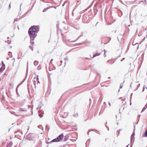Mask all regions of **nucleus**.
I'll return each mask as SVG.
<instances>
[{"instance_id": "f257e3e1", "label": "nucleus", "mask_w": 147, "mask_h": 147, "mask_svg": "<svg viewBox=\"0 0 147 147\" xmlns=\"http://www.w3.org/2000/svg\"><path fill=\"white\" fill-rule=\"evenodd\" d=\"M39 30V26H33L30 27L28 30V33L31 40H34Z\"/></svg>"}, {"instance_id": "f03ea898", "label": "nucleus", "mask_w": 147, "mask_h": 147, "mask_svg": "<svg viewBox=\"0 0 147 147\" xmlns=\"http://www.w3.org/2000/svg\"><path fill=\"white\" fill-rule=\"evenodd\" d=\"M39 138V136L37 134L32 133H29L26 137V139L29 141H32L33 143H35L36 140Z\"/></svg>"}, {"instance_id": "7ed1b4c3", "label": "nucleus", "mask_w": 147, "mask_h": 147, "mask_svg": "<svg viewBox=\"0 0 147 147\" xmlns=\"http://www.w3.org/2000/svg\"><path fill=\"white\" fill-rule=\"evenodd\" d=\"M63 134L62 133L58 136L57 138L58 141L59 142L63 139Z\"/></svg>"}, {"instance_id": "20e7f679", "label": "nucleus", "mask_w": 147, "mask_h": 147, "mask_svg": "<svg viewBox=\"0 0 147 147\" xmlns=\"http://www.w3.org/2000/svg\"><path fill=\"white\" fill-rule=\"evenodd\" d=\"M101 54V53L100 52H99L98 51H97L95 53H94L93 54V57H92V58H93L96 56H99Z\"/></svg>"}, {"instance_id": "39448f33", "label": "nucleus", "mask_w": 147, "mask_h": 147, "mask_svg": "<svg viewBox=\"0 0 147 147\" xmlns=\"http://www.w3.org/2000/svg\"><path fill=\"white\" fill-rule=\"evenodd\" d=\"M5 64H3L0 68V73L2 72L5 69Z\"/></svg>"}, {"instance_id": "423d86ee", "label": "nucleus", "mask_w": 147, "mask_h": 147, "mask_svg": "<svg viewBox=\"0 0 147 147\" xmlns=\"http://www.w3.org/2000/svg\"><path fill=\"white\" fill-rule=\"evenodd\" d=\"M5 64H3L0 68V73L2 72L5 69Z\"/></svg>"}, {"instance_id": "0eeeda50", "label": "nucleus", "mask_w": 147, "mask_h": 147, "mask_svg": "<svg viewBox=\"0 0 147 147\" xmlns=\"http://www.w3.org/2000/svg\"><path fill=\"white\" fill-rule=\"evenodd\" d=\"M13 143L11 141H10L9 142L7 143L6 146V147H11Z\"/></svg>"}, {"instance_id": "6e6552de", "label": "nucleus", "mask_w": 147, "mask_h": 147, "mask_svg": "<svg viewBox=\"0 0 147 147\" xmlns=\"http://www.w3.org/2000/svg\"><path fill=\"white\" fill-rule=\"evenodd\" d=\"M69 138V136L68 134L66 135L63 138V141L65 142L67 141V140Z\"/></svg>"}, {"instance_id": "1a4fd4ad", "label": "nucleus", "mask_w": 147, "mask_h": 147, "mask_svg": "<svg viewBox=\"0 0 147 147\" xmlns=\"http://www.w3.org/2000/svg\"><path fill=\"white\" fill-rule=\"evenodd\" d=\"M59 142L57 140V138H55L52 140H51V142H50V143H52L53 142Z\"/></svg>"}, {"instance_id": "9d476101", "label": "nucleus", "mask_w": 147, "mask_h": 147, "mask_svg": "<svg viewBox=\"0 0 147 147\" xmlns=\"http://www.w3.org/2000/svg\"><path fill=\"white\" fill-rule=\"evenodd\" d=\"M53 7V6H50L47 7V8H45L43 10L42 12H46L48 9H49L50 8H52Z\"/></svg>"}, {"instance_id": "9b49d317", "label": "nucleus", "mask_w": 147, "mask_h": 147, "mask_svg": "<svg viewBox=\"0 0 147 147\" xmlns=\"http://www.w3.org/2000/svg\"><path fill=\"white\" fill-rule=\"evenodd\" d=\"M134 139H135V137L134 136H131V137H130L131 143L132 142L133 140V142H134Z\"/></svg>"}, {"instance_id": "f8f14e48", "label": "nucleus", "mask_w": 147, "mask_h": 147, "mask_svg": "<svg viewBox=\"0 0 147 147\" xmlns=\"http://www.w3.org/2000/svg\"><path fill=\"white\" fill-rule=\"evenodd\" d=\"M147 108V103L145 105V106L142 109V111H141V113L143 112Z\"/></svg>"}, {"instance_id": "ddd939ff", "label": "nucleus", "mask_w": 147, "mask_h": 147, "mask_svg": "<svg viewBox=\"0 0 147 147\" xmlns=\"http://www.w3.org/2000/svg\"><path fill=\"white\" fill-rule=\"evenodd\" d=\"M28 61L27 62V69H26V76H27V74H28Z\"/></svg>"}, {"instance_id": "4468645a", "label": "nucleus", "mask_w": 147, "mask_h": 147, "mask_svg": "<svg viewBox=\"0 0 147 147\" xmlns=\"http://www.w3.org/2000/svg\"><path fill=\"white\" fill-rule=\"evenodd\" d=\"M36 78V81H37V84H38V83H40V82L39 81V78H38V76L37 75L36 77H35L34 79H35Z\"/></svg>"}, {"instance_id": "2eb2a0df", "label": "nucleus", "mask_w": 147, "mask_h": 147, "mask_svg": "<svg viewBox=\"0 0 147 147\" xmlns=\"http://www.w3.org/2000/svg\"><path fill=\"white\" fill-rule=\"evenodd\" d=\"M19 110L20 111H23V112H25V111H26V110L25 109H23L21 108H20L19 109Z\"/></svg>"}, {"instance_id": "dca6fc26", "label": "nucleus", "mask_w": 147, "mask_h": 147, "mask_svg": "<svg viewBox=\"0 0 147 147\" xmlns=\"http://www.w3.org/2000/svg\"><path fill=\"white\" fill-rule=\"evenodd\" d=\"M132 45H137V49L138 50L139 49V45L138 44V43H135V44H134L133 43H132Z\"/></svg>"}, {"instance_id": "f3484780", "label": "nucleus", "mask_w": 147, "mask_h": 147, "mask_svg": "<svg viewBox=\"0 0 147 147\" xmlns=\"http://www.w3.org/2000/svg\"><path fill=\"white\" fill-rule=\"evenodd\" d=\"M144 1H140V2L139 3H140L141 2H143V3H144L145 5H146V0H143Z\"/></svg>"}, {"instance_id": "a211bd4d", "label": "nucleus", "mask_w": 147, "mask_h": 147, "mask_svg": "<svg viewBox=\"0 0 147 147\" xmlns=\"http://www.w3.org/2000/svg\"><path fill=\"white\" fill-rule=\"evenodd\" d=\"M38 63V62L37 61H35L34 63V65L35 66H36Z\"/></svg>"}, {"instance_id": "6ab92c4d", "label": "nucleus", "mask_w": 147, "mask_h": 147, "mask_svg": "<svg viewBox=\"0 0 147 147\" xmlns=\"http://www.w3.org/2000/svg\"><path fill=\"white\" fill-rule=\"evenodd\" d=\"M119 16L120 17L122 15V13L121 11H120L118 13Z\"/></svg>"}, {"instance_id": "aec40b11", "label": "nucleus", "mask_w": 147, "mask_h": 147, "mask_svg": "<svg viewBox=\"0 0 147 147\" xmlns=\"http://www.w3.org/2000/svg\"><path fill=\"white\" fill-rule=\"evenodd\" d=\"M46 129L48 131H49L50 128L47 125H46Z\"/></svg>"}, {"instance_id": "412c9836", "label": "nucleus", "mask_w": 147, "mask_h": 147, "mask_svg": "<svg viewBox=\"0 0 147 147\" xmlns=\"http://www.w3.org/2000/svg\"><path fill=\"white\" fill-rule=\"evenodd\" d=\"M124 81L123 82L121 83L120 84V88L121 89L122 88L123 86V83L124 82Z\"/></svg>"}, {"instance_id": "4be33fe9", "label": "nucleus", "mask_w": 147, "mask_h": 147, "mask_svg": "<svg viewBox=\"0 0 147 147\" xmlns=\"http://www.w3.org/2000/svg\"><path fill=\"white\" fill-rule=\"evenodd\" d=\"M8 55L9 56H10L11 57H12V53L9 51L8 52Z\"/></svg>"}, {"instance_id": "5701e85b", "label": "nucleus", "mask_w": 147, "mask_h": 147, "mask_svg": "<svg viewBox=\"0 0 147 147\" xmlns=\"http://www.w3.org/2000/svg\"><path fill=\"white\" fill-rule=\"evenodd\" d=\"M144 136L145 137H147V129L146 130L145 132L144 135Z\"/></svg>"}, {"instance_id": "b1692460", "label": "nucleus", "mask_w": 147, "mask_h": 147, "mask_svg": "<svg viewBox=\"0 0 147 147\" xmlns=\"http://www.w3.org/2000/svg\"><path fill=\"white\" fill-rule=\"evenodd\" d=\"M78 113H77L76 114H74L73 115V116L75 117H77L78 116Z\"/></svg>"}, {"instance_id": "393cba45", "label": "nucleus", "mask_w": 147, "mask_h": 147, "mask_svg": "<svg viewBox=\"0 0 147 147\" xmlns=\"http://www.w3.org/2000/svg\"><path fill=\"white\" fill-rule=\"evenodd\" d=\"M134 131L133 132L132 134L131 135V136H135V128L134 129Z\"/></svg>"}, {"instance_id": "a878e982", "label": "nucleus", "mask_w": 147, "mask_h": 147, "mask_svg": "<svg viewBox=\"0 0 147 147\" xmlns=\"http://www.w3.org/2000/svg\"><path fill=\"white\" fill-rule=\"evenodd\" d=\"M34 40H31L30 39V43L32 45H33L34 44V42L33 41Z\"/></svg>"}, {"instance_id": "bb28decb", "label": "nucleus", "mask_w": 147, "mask_h": 147, "mask_svg": "<svg viewBox=\"0 0 147 147\" xmlns=\"http://www.w3.org/2000/svg\"><path fill=\"white\" fill-rule=\"evenodd\" d=\"M56 27H57V29H58L59 27V23L57 24L56 25Z\"/></svg>"}, {"instance_id": "cd10ccee", "label": "nucleus", "mask_w": 147, "mask_h": 147, "mask_svg": "<svg viewBox=\"0 0 147 147\" xmlns=\"http://www.w3.org/2000/svg\"><path fill=\"white\" fill-rule=\"evenodd\" d=\"M145 37H144V39H143L140 42V44H141V43H142L143 42L144 40H145Z\"/></svg>"}, {"instance_id": "c85d7f7f", "label": "nucleus", "mask_w": 147, "mask_h": 147, "mask_svg": "<svg viewBox=\"0 0 147 147\" xmlns=\"http://www.w3.org/2000/svg\"><path fill=\"white\" fill-rule=\"evenodd\" d=\"M21 132V131H20V129H18V130L17 131H16L15 132L14 134H16L18 132Z\"/></svg>"}, {"instance_id": "c756f323", "label": "nucleus", "mask_w": 147, "mask_h": 147, "mask_svg": "<svg viewBox=\"0 0 147 147\" xmlns=\"http://www.w3.org/2000/svg\"><path fill=\"white\" fill-rule=\"evenodd\" d=\"M65 61H68V58L67 57H65L64 58Z\"/></svg>"}, {"instance_id": "7c9ffc66", "label": "nucleus", "mask_w": 147, "mask_h": 147, "mask_svg": "<svg viewBox=\"0 0 147 147\" xmlns=\"http://www.w3.org/2000/svg\"><path fill=\"white\" fill-rule=\"evenodd\" d=\"M93 131H97V132H96V133H97V134H99V133H100L97 130H96V129H93Z\"/></svg>"}, {"instance_id": "2f4dec72", "label": "nucleus", "mask_w": 147, "mask_h": 147, "mask_svg": "<svg viewBox=\"0 0 147 147\" xmlns=\"http://www.w3.org/2000/svg\"><path fill=\"white\" fill-rule=\"evenodd\" d=\"M18 21V18H15L14 20L13 23H14L15 22H17Z\"/></svg>"}, {"instance_id": "473e14b6", "label": "nucleus", "mask_w": 147, "mask_h": 147, "mask_svg": "<svg viewBox=\"0 0 147 147\" xmlns=\"http://www.w3.org/2000/svg\"><path fill=\"white\" fill-rule=\"evenodd\" d=\"M93 131V129H90V130H88V132H87V134L88 135H89V132L90 131Z\"/></svg>"}, {"instance_id": "72a5a7b5", "label": "nucleus", "mask_w": 147, "mask_h": 147, "mask_svg": "<svg viewBox=\"0 0 147 147\" xmlns=\"http://www.w3.org/2000/svg\"><path fill=\"white\" fill-rule=\"evenodd\" d=\"M68 40L69 42H75L76 41V40H74V41H71L70 40Z\"/></svg>"}, {"instance_id": "f704fd0d", "label": "nucleus", "mask_w": 147, "mask_h": 147, "mask_svg": "<svg viewBox=\"0 0 147 147\" xmlns=\"http://www.w3.org/2000/svg\"><path fill=\"white\" fill-rule=\"evenodd\" d=\"M29 48L30 49L32 50V51H33V48L31 46H30Z\"/></svg>"}, {"instance_id": "c9c22d12", "label": "nucleus", "mask_w": 147, "mask_h": 147, "mask_svg": "<svg viewBox=\"0 0 147 147\" xmlns=\"http://www.w3.org/2000/svg\"><path fill=\"white\" fill-rule=\"evenodd\" d=\"M39 116L40 117H42L43 116V115L42 114H39Z\"/></svg>"}, {"instance_id": "e433bc0d", "label": "nucleus", "mask_w": 147, "mask_h": 147, "mask_svg": "<svg viewBox=\"0 0 147 147\" xmlns=\"http://www.w3.org/2000/svg\"><path fill=\"white\" fill-rule=\"evenodd\" d=\"M104 51H105V53H104V55L105 57L106 56V51L105 50H104Z\"/></svg>"}, {"instance_id": "4c0bfd02", "label": "nucleus", "mask_w": 147, "mask_h": 147, "mask_svg": "<svg viewBox=\"0 0 147 147\" xmlns=\"http://www.w3.org/2000/svg\"><path fill=\"white\" fill-rule=\"evenodd\" d=\"M90 140L89 139H88L87 141V142H86V143H88V144L90 143Z\"/></svg>"}, {"instance_id": "58836bf2", "label": "nucleus", "mask_w": 147, "mask_h": 147, "mask_svg": "<svg viewBox=\"0 0 147 147\" xmlns=\"http://www.w3.org/2000/svg\"><path fill=\"white\" fill-rule=\"evenodd\" d=\"M140 84H138V87H137V89L135 90H137L138 89V88L140 87Z\"/></svg>"}, {"instance_id": "ea45409f", "label": "nucleus", "mask_w": 147, "mask_h": 147, "mask_svg": "<svg viewBox=\"0 0 147 147\" xmlns=\"http://www.w3.org/2000/svg\"><path fill=\"white\" fill-rule=\"evenodd\" d=\"M85 42H81V43H79V44H79V45H82L83 43H85Z\"/></svg>"}, {"instance_id": "a19ab883", "label": "nucleus", "mask_w": 147, "mask_h": 147, "mask_svg": "<svg viewBox=\"0 0 147 147\" xmlns=\"http://www.w3.org/2000/svg\"><path fill=\"white\" fill-rule=\"evenodd\" d=\"M117 136H118L120 134V131H117Z\"/></svg>"}, {"instance_id": "79ce46f5", "label": "nucleus", "mask_w": 147, "mask_h": 147, "mask_svg": "<svg viewBox=\"0 0 147 147\" xmlns=\"http://www.w3.org/2000/svg\"><path fill=\"white\" fill-rule=\"evenodd\" d=\"M107 39H109V41H108V42H109V41L111 39V38H109V37H107V38H106Z\"/></svg>"}, {"instance_id": "37998d69", "label": "nucleus", "mask_w": 147, "mask_h": 147, "mask_svg": "<svg viewBox=\"0 0 147 147\" xmlns=\"http://www.w3.org/2000/svg\"><path fill=\"white\" fill-rule=\"evenodd\" d=\"M82 36H83V35H80L78 37V38H77V39L76 40V41L79 38V37H81Z\"/></svg>"}, {"instance_id": "c03bdc74", "label": "nucleus", "mask_w": 147, "mask_h": 147, "mask_svg": "<svg viewBox=\"0 0 147 147\" xmlns=\"http://www.w3.org/2000/svg\"><path fill=\"white\" fill-rule=\"evenodd\" d=\"M82 36H83V35H80L78 37V38H77V39L76 40V41L79 38V37H81Z\"/></svg>"}, {"instance_id": "a18cd8bd", "label": "nucleus", "mask_w": 147, "mask_h": 147, "mask_svg": "<svg viewBox=\"0 0 147 147\" xmlns=\"http://www.w3.org/2000/svg\"><path fill=\"white\" fill-rule=\"evenodd\" d=\"M24 80L23 81H22V82H21V84H19L18 85V86H19L20 85H21V84H22V83L24 82Z\"/></svg>"}, {"instance_id": "49530a36", "label": "nucleus", "mask_w": 147, "mask_h": 147, "mask_svg": "<svg viewBox=\"0 0 147 147\" xmlns=\"http://www.w3.org/2000/svg\"><path fill=\"white\" fill-rule=\"evenodd\" d=\"M42 142L41 141H40V142L39 143V146H40V145L42 144Z\"/></svg>"}, {"instance_id": "de8ad7c7", "label": "nucleus", "mask_w": 147, "mask_h": 147, "mask_svg": "<svg viewBox=\"0 0 147 147\" xmlns=\"http://www.w3.org/2000/svg\"><path fill=\"white\" fill-rule=\"evenodd\" d=\"M144 89H145L144 86L143 87V90L142 91V92H143L144 91Z\"/></svg>"}, {"instance_id": "09e8293b", "label": "nucleus", "mask_w": 147, "mask_h": 147, "mask_svg": "<svg viewBox=\"0 0 147 147\" xmlns=\"http://www.w3.org/2000/svg\"><path fill=\"white\" fill-rule=\"evenodd\" d=\"M41 107L40 105H39L38 106V109H40L41 108Z\"/></svg>"}, {"instance_id": "8fccbe9b", "label": "nucleus", "mask_w": 147, "mask_h": 147, "mask_svg": "<svg viewBox=\"0 0 147 147\" xmlns=\"http://www.w3.org/2000/svg\"><path fill=\"white\" fill-rule=\"evenodd\" d=\"M105 126L107 128L108 130L109 131V127L107 125H106Z\"/></svg>"}, {"instance_id": "3c124183", "label": "nucleus", "mask_w": 147, "mask_h": 147, "mask_svg": "<svg viewBox=\"0 0 147 147\" xmlns=\"http://www.w3.org/2000/svg\"><path fill=\"white\" fill-rule=\"evenodd\" d=\"M50 142H46V143L47 144H49L51 143H50Z\"/></svg>"}, {"instance_id": "603ef678", "label": "nucleus", "mask_w": 147, "mask_h": 147, "mask_svg": "<svg viewBox=\"0 0 147 147\" xmlns=\"http://www.w3.org/2000/svg\"><path fill=\"white\" fill-rule=\"evenodd\" d=\"M125 58H123L121 60V61H123V60H124L125 59Z\"/></svg>"}, {"instance_id": "864d4df0", "label": "nucleus", "mask_w": 147, "mask_h": 147, "mask_svg": "<svg viewBox=\"0 0 147 147\" xmlns=\"http://www.w3.org/2000/svg\"><path fill=\"white\" fill-rule=\"evenodd\" d=\"M28 108H30L32 107V106L30 105H28Z\"/></svg>"}, {"instance_id": "5fc2aeb1", "label": "nucleus", "mask_w": 147, "mask_h": 147, "mask_svg": "<svg viewBox=\"0 0 147 147\" xmlns=\"http://www.w3.org/2000/svg\"><path fill=\"white\" fill-rule=\"evenodd\" d=\"M11 7L10 4L9 5V9Z\"/></svg>"}, {"instance_id": "6e6d98bb", "label": "nucleus", "mask_w": 147, "mask_h": 147, "mask_svg": "<svg viewBox=\"0 0 147 147\" xmlns=\"http://www.w3.org/2000/svg\"><path fill=\"white\" fill-rule=\"evenodd\" d=\"M108 103L109 105V107H110L111 106V104H110V102H109Z\"/></svg>"}, {"instance_id": "4d7b16f0", "label": "nucleus", "mask_w": 147, "mask_h": 147, "mask_svg": "<svg viewBox=\"0 0 147 147\" xmlns=\"http://www.w3.org/2000/svg\"><path fill=\"white\" fill-rule=\"evenodd\" d=\"M2 65H3V64H4L3 61H1Z\"/></svg>"}, {"instance_id": "13d9d810", "label": "nucleus", "mask_w": 147, "mask_h": 147, "mask_svg": "<svg viewBox=\"0 0 147 147\" xmlns=\"http://www.w3.org/2000/svg\"><path fill=\"white\" fill-rule=\"evenodd\" d=\"M122 129H119V130H118V131H122Z\"/></svg>"}, {"instance_id": "bf43d9fd", "label": "nucleus", "mask_w": 147, "mask_h": 147, "mask_svg": "<svg viewBox=\"0 0 147 147\" xmlns=\"http://www.w3.org/2000/svg\"><path fill=\"white\" fill-rule=\"evenodd\" d=\"M19 133H20L21 134H22V131H21V132H19Z\"/></svg>"}, {"instance_id": "052dcab7", "label": "nucleus", "mask_w": 147, "mask_h": 147, "mask_svg": "<svg viewBox=\"0 0 147 147\" xmlns=\"http://www.w3.org/2000/svg\"><path fill=\"white\" fill-rule=\"evenodd\" d=\"M140 116H141V115H138V116L139 117V119L140 118Z\"/></svg>"}, {"instance_id": "680f3d73", "label": "nucleus", "mask_w": 147, "mask_h": 147, "mask_svg": "<svg viewBox=\"0 0 147 147\" xmlns=\"http://www.w3.org/2000/svg\"><path fill=\"white\" fill-rule=\"evenodd\" d=\"M132 82L131 83V85H130V87H131V84H132Z\"/></svg>"}, {"instance_id": "e2e57ef3", "label": "nucleus", "mask_w": 147, "mask_h": 147, "mask_svg": "<svg viewBox=\"0 0 147 147\" xmlns=\"http://www.w3.org/2000/svg\"><path fill=\"white\" fill-rule=\"evenodd\" d=\"M16 93L18 94H19L18 92V91H17V90H16Z\"/></svg>"}, {"instance_id": "0e129e2a", "label": "nucleus", "mask_w": 147, "mask_h": 147, "mask_svg": "<svg viewBox=\"0 0 147 147\" xmlns=\"http://www.w3.org/2000/svg\"><path fill=\"white\" fill-rule=\"evenodd\" d=\"M74 9L72 12V15H73L74 14L73 12L74 11Z\"/></svg>"}, {"instance_id": "69168bd1", "label": "nucleus", "mask_w": 147, "mask_h": 147, "mask_svg": "<svg viewBox=\"0 0 147 147\" xmlns=\"http://www.w3.org/2000/svg\"><path fill=\"white\" fill-rule=\"evenodd\" d=\"M100 100H101V102L102 101V98H100Z\"/></svg>"}, {"instance_id": "338daca9", "label": "nucleus", "mask_w": 147, "mask_h": 147, "mask_svg": "<svg viewBox=\"0 0 147 147\" xmlns=\"http://www.w3.org/2000/svg\"><path fill=\"white\" fill-rule=\"evenodd\" d=\"M129 145V144H128L125 147H128Z\"/></svg>"}, {"instance_id": "774afa93", "label": "nucleus", "mask_w": 147, "mask_h": 147, "mask_svg": "<svg viewBox=\"0 0 147 147\" xmlns=\"http://www.w3.org/2000/svg\"><path fill=\"white\" fill-rule=\"evenodd\" d=\"M53 60V59H51L50 62H52Z\"/></svg>"}]
</instances>
